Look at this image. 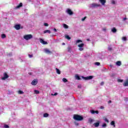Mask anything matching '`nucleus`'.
<instances>
[{
	"label": "nucleus",
	"instance_id": "nucleus-41",
	"mask_svg": "<svg viewBox=\"0 0 128 128\" xmlns=\"http://www.w3.org/2000/svg\"><path fill=\"white\" fill-rule=\"evenodd\" d=\"M104 82H102L100 83V86H104Z\"/></svg>",
	"mask_w": 128,
	"mask_h": 128
},
{
	"label": "nucleus",
	"instance_id": "nucleus-46",
	"mask_svg": "<svg viewBox=\"0 0 128 128\" xmlns=\"http://www.w3.org/2000/svg\"><path fill=\"white\" fill-rule=\"evenodd\" d=\"M108 50H112V48H108Z\"/></svg>",
	"mask_w": 128,
	"mask_h": 128
},
{
	"label": "nucleus",
	"instance_id": "nucleus-7",
	"mask_svg": "<svg viewBox=\"0 0 128 128\" xmlns=\"http://www.w3.org/2000/svg\"><path fill=\"white\" fill-rule=\"evenodd\" d=\"M100 6V4H96V3H93L92 4V8H98Z\"/></svg>",
	"mask_w": 128,
	"mask_h": 128
},
{
	"label": "nucleus",
	"instance_id": "nucleus-16",
	"mask_svg": "<svg viewBox=\"0 0 128 128\" xmlns=\"http://www.w3.org/2000/svg\"><path fill=\"white\" fill-rule=\"evenodd\" d=\"M22 3L20 2L16 6V8H22Z\"/></svg>",
	"mask_w": 128,
	"mask_h": 128
},
{
	"label": "nucleus",
	"instance_id": "nucleus-14",
	"mask_svg": "<svg viewBox=\"0 0 128 128\" xmlns=\"http://www.w3.org/2000/svg\"><path fill=\"white\" fill-rule=\"evenodd\" d=\"M116 66H122V62L117 61L116 62Z\"/></svg>",
	"mask_w": 128,
	"mask_h": 128
},
{
	"label": "nucleus",
	"instance_id": "nucleus-29",
	"mask_svg": "<svg viewBox=\"0 0 128 128\" xmlns=\"http://www.w3.org/2000/svg\"><path fill=\"white\" fill-rule=\"evenodd\" d=\"M71 50H72V48L70 46L68 47V52H70Z\"/></svg>",
	"mask_w": 128,
	"mask_h": 128
},
{
	"label": "nucleus",
	"instance_id": "nucleus-30",
	"mask_svg": "<svg viewBox=\"0 0 128 128\" xmlns=\"http://www.w3.org/2000/svg\"><path fill=\"white\" fill-rule=\"evenodd\" d=\"M18 93L20 94H24V92L20 90L18 91Z\"/></svg>",
	"mask_w": 128,
	"mask_h": 128
},
{
	"label": "nucleus",
	"instance_id": "nucleus-42",
	"mask_svg": "<svg viewBox=\"0 0 128 128\" xmlns=\"http://www.w3.org/2000/svg\"><path fill=\"white\" fill-rule=\"evenodd\" d=\"M100 108L101 110H104V106H101L100 107Z\"/></svg>",
	"mask_w": 128,
	"mask_h": 128
},
{
	"label": "nucleus",
	"instance_id": "nucleus-10",
	"mask_svg": "<svg viewBox=\"0 0 128 128\" xmlns=\"http://www.w3.org/2000/svg\"><path fill=\"white\" fill-rule=\"evenodd\" d=\"M67 13L70 14V16H72V14H74V12L70 9H68L67 10Z\"/></svg>",
	"mask_w": 128,
	"mask_h": 128
},
{
	"label": "nucleus",
	"instance_id": "nucleus-32",
	"mask_svg": "<svg viewBox=\"0 0 128 128\" xmlns=\"http://www.w3.org/2000/svg\"><path fill=\"white\" fill-rule=\"evenodd\" d=\"M62 80L64 82H68V80H66V78H63Z\"/></svg>",
	"mask_w": 128,
	"mask_h": 128
},
{
	"label": "nucleus",
	"instance_id": "nucleus-17",
	"mask_svg": "<svg viewBox=\"0 0 128 128\" xmlns=\"http://www.w3.org/2000/svg\"><path fill=\"white\" fill-rule=\"evenodd\" d=\"M123 86H128V80H126L124 82V84H123Z\"/></svg>",
	"mask_w": 128,
	"mask_h": 128
},
{
	"label": "nucleus",
	"instance_id": "nucleus-35",
	"mask_svg": "<svg viewBox=\"0 0 128 128\" xmlns=\"http://www.w3.org/2000/svg\"><path fill=\"white\" fill-rule=\"evenodd\" d=\"M124 82V80H120V79L118 80V82Z\"/></svg>",
	"mask_w": 128,
	"mask_h": 128
},
{
	"label": "nucleus",
	"instance_id": "nucleus-52",
	"mask_svg": "<svg viewBox=\"0 0 128 128\" xmlns=\"http://www.w3.org/2000/svg\"><path fill=\"white\" fill-rule=\"evenodd\" d=\"M54 32H56V29L55 28H54Z\"/></svg>",
	"mask_w": 128,
	"mask_h": 128
},
{
	"label": "nucleus",
	"instance_id": "nucleus-5",
	"mask_svg": "<svg viewBox=\"0 0 128 128\" xmlns=\"http://www.w3.org/2000/svg\"><path fill=\"white\" fill-rule=\"evenodd\" d=\"M93 78H94V76H86V77L82 76V78H84V80H92Z\"/></svg>",
	"mask_w": 128,
	"mask_h": 128
},
{
	"label": "nucleus",
	"instance_id": "nucleus-43",
	"mask_svg": "<svg viewBox=\"0 0 128 128\" xmlns=\"http://www.w3.org/2000/svg\"><path fill=\"white\" fill-rule=\"evenodd\" d=\"M29 58H32V54H28Z\"/></svg>",
	"mask_w": 128,
	"mask_h": 128
},
{
	"label": "nucleus",
	"instance_id": "nucleus-53",
	"mask_svg": "<svg viewBox=\"0 0 128 128\" xmlns=\"http://www.w3.org/2000/svg\"><path fill=\"white\" fill-rule=\"evenodd\" d=\"M112 4H114V1H113V2H112Z\"/></svg>",
	"mask_w": 128,
	"mask_h": 128
},
{
	"label": "nucleus",
	"instance_id": "nucleus-37",
	"mask_svg": "<svg viewBox=\"0 0 128 128\" xmlns=\"http://www.w3.org/2000/svg\"><path fill=\"white\" fill-rule=\"evenodd\" d=\"M4 128H10V126H8V125L6 124L4 126Z\"/></svg>",
	"mask_w": 128,
	"mask_h": 128
},
{
	"label": "nucleus",
	"instance_id": "nucleus-25",
	"mask_svg": "<svg viewBox=\"0 0 128 128\" xmlns=\"http://www.w3.org/2000/svg\"><path fill=\"white\" fill-rule=\"evenodd\" d=\"M63 28H68V26L66 24H63Z\"/></svg>",
	"mask_w": 128,
	"mask_h": 128
},
{
	"label": "nucleus",
	"instance_id": "nucleus-3",
	"mask_svg": "<svg viewBox=\"0 0 128 128\" xmlns=\"http://www.w3.org/2000/svg\"><path fill=\"white\" fill-rule=\"evenodd\" d=\"M78 46L79 48V50H80V52H82V50H84V43H82L78 44Z\"/></svg>",
	"mask_w": 128,
	"mask_h": 128
},
{
	"label": "nucleus",
	"instance_id": "nucleus-4",
	"mask_svg": "<svg viewBox=\"0 0 128 128\" xmlns=\"http://www.w3.org/2000/svg\"><path fill=\"white\" fill-rule=\"evenodd\" d=\"M8 73H6V72H5L4 74V77H2V80H6V78H8Z\"/></svg>",
	"mask_w": 128,
	"mask_h": 128
},
{
	"label": "nucleus",
	"instance_id": "nucleus-50",
	"mask_svg": "<svg viewBox=\"0 0 128 128\" xmlns=\"http://www.w3.org/2000/svg\"><path fill=\"white\" fill-rule=\"evenodd\" d=\"M76 126H78V123H75Z\"/></svg>",
	"mask_w": 128,
	"mask_h": 128
},
{
	"label": "nucleus",
	"instance_id": "nucleus-24",
	"mask_svg": "<svg viewBox=\"0 0 128 128\" xmlns=\"http://www.w3.org/2000/svg\"><path fill=\"white\" fill-rule=\"evenodd\" d=\"M94 120L92 119V118L88 119V122H90V124H92Z\"/></svg>",
	"mask_w": 128,
	"mask_h": 128
},
{
	"label": "nucleus",
	"instance_id": "nucleus-19",
	"mask_svg": "<svg viewBox=\"0 0 128 128\" xmlns=\"http://www.w3.org/2000/svg\"><path fill=\"white\" fill-rule=\"evenodd\" d=\"M75 78H76V80H80V77L78 75H76Z\"/></svg>",
	"mask_w": 128,
	"mask_h": 128
},
{
	"label": "nucleus",
	"instance_id": "nucleus-48",
	"mask_svg": "<svg viewBox=\"0 0 128 128\" xmlns=\"http://www.w3.org/2000/svg\"><path fill=\"white\" fill-rule=\"evenodd\" d=\"M28 74H30V76H32V72H29Z\"/></svg>",
	"mask_w": 128,
	"mask_h": 128
},
{
	"label": "nucleus",
	"instance_id": "nucleus-54",
	"mask_svg": "<svg viewBox=\"0 0 128 128\" xmlns=\"http://www.w3.org/2000/svg\"><path fill=\"white\" fill-rule=\"evenodd\" d=\"M62 44H64V43H63Z\"/></svg>",
	"mask_w": 128,
	"mask_h": 128
},
{
	"label": "nucleus",
	"instance_id": "nucleus-2",
	"mask_svg": "<svg viewBox=\"0 0 128 128\" xmlns=\"http://www.w3.org/2000/svg\"><path fill=\"white\" fill-rule=\"evenodd\" d=\"M32 38V35L29 34L27 35H25L24 36V38L26 40H30Z\"/></svg>",
	"mask_w": 128,
	"mask_h": 128
},
{
	"label": "nucleus",
	"instance_id": "nucleus-28",
	"mask_svg": "<svg viewBox=\"0 0 128 128\" xmlns=\"http://www.w3.org/2000/svg\"><path fill=\"white\" fill-rule=\"evenodd\" d=\"M79 42H82V40H78L76 41V44H78Z\"/></svg>",
	"mask_w": 128,
	"mask_h": 128
},
{
	"label": "nucleus",
	"instance_id": "nucleus-13",
	"mask_svg": "<svg viewBox=\"0 0 128 128\" xmlns=\"http://www.w3.org/2000/svg\"><path fill=\"white\" fill-rule=\"evenodd\" d=\"M99 2H100L102 6H104L106 2V0H99Z\"/></svg>",
	"mask_w": 128,
	"mask_h": 128
},
{
	"label": "nucleus",
	"instance_id": "nucleus-34",
	"mask_svg": "<svg viewBox=\"0 0 128 128\" xmlns=\"http://www.w3.org/2000/svg\"><path fill=\"white\" fill-rule=\"evenodd\" d=\"M96 66H100V62H95Z\"/></svg>",
	"mask_w": 128,
	"mask_h": 128
},
{
	"label": "nucleus",
	"instance_id": "nucleus-31",
	"mask_svg": "<svg viewBox=\"0 0 128 128\" xmlns=\"http://www.w3.org/2000/svg\"><path fill=\"white\" fill-rule=\"evenodd\" d=\"M122 40H124V42H126V36H123L122 38Z\"/></svg>",
	"mask_w": 128,
	"mask_h": 128
},
{
	"label": "nucleus",
	"instance_id": "nucleus-49",
	"mask_svg": "<svg viewBox=\"0 0 128 128\" xmlns=\"http://www.w3.org/2000/svg\"><path fill=\"white\" fill-rule=\"evenodd\" d=\"M54 96H58V93H57V92H56V93L54 94Z\"/></svg>",
	"mask_w": 128,
	"mask_h": 128
},
{
	"label": "nucleus",
	"instance_id": "nucleus-33",
	"mask_svg": "<svg viewBox=\"0 0 128 128\" xmlns=\"http://www.w3.org/2000/svg\"><path fill=\"white\" fill-rule=\"evenodd\" d=\"M35 94H40V91L38 90H34Z\"/></svg>",
	"mask_w": 128,
	"mask_h": 128
},
{
	"label": "nucleus",
	"instance_id": "nucleus-38",
	"mask_svg": "<svg viewBox=\"0 0 128 128\" xmlns=\"http://www.w3.org/2000/svg\"><path fill=\"white\" fill-rule=\"evenodd\" d=\"M104 120L106 122H108V118H104Z\"/></svg>",
	"mask_w": 128,
	"mask_h": 128
},
{
	"label": "nucleus",
	"instance_id": "nucleus-21",
	"mask_svg": "<svg viewBox=\"0 0 128 128\" xmlns=\"http://www.w3.org/2000/svg\"><path fill=\"white\" fill-rule=\"evenodd\" d=\"M46 32H48V34H50V30H45L44 31V34H46Z\"/></svg>",
	"mask_w": 128,
	"mask_h": 128
},
{
	"label": "nucleus",
	"instance_id": "nucleus-47",
	"mask_svg": "<svg viewBox=\"0 0 128 128\" xmlns=\"http://www.w3.org/2000/svg\"><path fill=\"white\" fill-rule=\"evenodd\" d=\"M112 102V100H110L108 102V104H111Z\"/></svg>",
	"mask_w": 128,
	"mask_h": 128
},
{
	"label": "nucleus",
	"instance_id": "nucleus-11",
	"mask_svg": "<svg viewBox=\"0 0 128 128\" xmlns=\"http://www.w3.org/2000/svg\"><path fill=\"white\" fill-rule=\"evenodd\" d=\"M90 112L92 114H98V110H90Z\"/></svg>",
	"mask_w": 128,
	"mask_h": 128
},
{
	"label": "nucleus",
	"instance_id": "nucleus-51",
	"mask_svg": "<svg viewBox=\"0 0 128 128\" xmlns=\"http://www.w3.org/2000/svg\"><path fill=\"white\" fill-rule=\"evenodd\" d=\"M86 40H87L88 42H90V38H88V39Z\"/></svg>",
	"mask_w": 128,
	"mask_h": 128
},
{
	"label": "nucleus",
	"instance_id": "nucleus-1",
	"mask_svg": "<svg viewBox=\"0 0 128 128\" xmlns=\"http://www.w3.org/2000/svg\"><path fill=\"white\" fill-rule=\"evenodd\" d=\"M74 118L76 120H78V122H80L84 120V117L78 114H74Z\"/></svg>",
	"mask_w": 128,
	"mask_h": 128
},
{
	"label": "nucleus",
	"instance_id": "nucleus-27",
	"mask_svg": "<svg viewBox=\"0 0 128 128\" xmlns=\"http://www.w3.org/2000/svg\"><path fill=\"white\" fill-rule=\"evenodd\" d=\"M65 38H66V40H70V36H68V35H66L65 36Z\"/></svg>",
	"mask_w": 128,
	"mask_h": 128
},
{
	"label": "nucleus",
	"instance_id": "nucleus-23",
	"mask_svg": "<svg viewBox=\"0 0 128 128\" xmlns=\"http://www.w3.org/2000/svg\"><path fill=\"white\" fill-rule=\"evenodd\" d=\"M1 37L2 38H6V34H2Z\"/></svg>",
	"mask_w": 128,
	"mask_h": 128
},
{
	"label": "nucleus",
	"instance_id": "nucleus-55",
	"mask_svg": "<svg viewBox=\"0 0 128 128\" xmlns=\"http://www.w3.org/2000/svg\"><path fill=\"white\" fill-rule=\"evenodd\" d=\"M104 30H106V29H104Z\"/></svg>",
	"mask_w": 128,
	"mask_h": 128
},
{
	"label": "nucleus",
	"instance_id": "nucleus-6",
	"mask_svg": "<svg viewBox=\"0 0 128 128\" xmlns=\"http://www.w3.org/2000/svg\"><path fill=\"white\" fill-rule=\"evenodd\" d=\"M44 52H46V54H52V51L46 48L44 49Z\"/></svg>",
	"mask_w": 128,
	"mask_h": 128
},
{
	"label": "nucleus",
	"instance_id": "nucleus-36",
	"mask_svg": "<svg viewBox=\"0 0 128 128\" xmlns=\"http://www.w3.org/2000/svg\"><path fill=\"white\" fill-rule=\"evenodd\" d=\"M102 128H106V124L104 123L102 125Z\"/></svg>",
	"mask_w": 128,
	"mask_h": 128
},
{
	"label": "nucleus",
	"instance_id": "nucleus-12",
	"mask_svg": "<svg viewBox=\"0 0 128 128\" xmlns=\"http://www.w3.org/2000/svg\"><path fill=\"white\" fill-rule=\"evenodd\" d=\"M40 42L41 44H48V42L44 41L43 39H40Z\"/></svg>",
	"mask_w": 128,
	"mask_h": 128
},
{
	"label": "nucleus",
	"instance_id": "nucleus-44",
	"mask_svg": "<svg viewBox=\"0 0 128 128\" xmlns=\"http://www.w3.org/2000/svg\"><path fill=\"white\" fill-rule=\"evenodd\" d=\"M78 88H82V86L81 85L78 86Z\"/></svg>",
	"mask_w": 128,
	"mask_h": 128
},
{
	"label": "nucleus",
	"instance_id": "nucleus-22",
	"mask_svg": "<svg viewBox=\"0 0 128 128\" xmlns=\"http://www.w3.org/2000/svg\"><path fill=\"white\" fill-rule=\"evenodd\" d=\"M56 70L58 74H60V70H58V68H56Z\"/></svg>",
	"mask_w": 128,
	"mask_h": 128
},
{
	"label": "nucleus",
	"instance_id": "nucleus-26",
	"mask_svg": "<svg viewBox=\"0 0 128 128\" xmlns=\"http://www.w3.org/2000/svg\"><path fill=\"white\" fill-rule=\"evenodd\" d=\"M48 116H49L48 114L45 113V114H44L43 116H44V118H48Z\"/></svg>",
	"mask_w": 128,
	"mask_h": 128
},
{
	"label": "nucleus",
	"instance_id": "nucleus-15",
	"mask_svg": "<svg viewBox=\"0 0 128 128\" xmlns=\"http://www.w3.org/2000/svg\"><path fill=\"white\" fill-rule=\"evenodd\" d=\"M94 126L95 128H98L100 126V122H97L94 123Z\"/></svg>",
	"mask_w": 128,
	"mask_h": 128
},
{
	"label": "nucleus",
	"instance_id": "nucleus-39",
	"mask_svg": "<svg viewBox=\"0 0 128 128\" xmlns=\"http://www.w3.org/2000/svg\"><path fill=\"white\" fill-rule=\"evenodd\" d=\"M86 18V16H84L82 19V22H84Z\"/></svg>",
	"mask_w": 128,
	"mask_h": 128
},
{
	"label": "nucleus",
	"instance_id": "nucleus-20",
	"mask_svg": "<svg viewBox=\"0 0 128 128\" xmlns=\"http://www.w3.org/2000/svg\"><path fill=\"white\" fill-rule=\"evenodd\" d=\"M112 32H114V33L116 32V28H113L112 29Z\"/></svg>",
	"mask_w": 128,
	"mask_h": 128
},
{
	"label": "nucleus",
	"instance_id": "nucleus-40",
	"mask_svg": "<svg viewBox=\"0 0 128 128\" xmlns=\"http://www.w3.org/2000/svg\"><path fill=\"white\" fill-rule=\"evenodd\" d=\"M44 26H48V23H44Z\"/></svg>",
	"mask_w": 128,
	"mask_h": 128
},
{
	"label": "nucleus",
	"instance_id": "nucleus-9",
	"mask_svg": "<svg viewBox=\"0 0 128 128\" xmlns=\"http://www.w3.org/2000/svg\"><path fill=\"white\" fill-rule=\"evenodd\" d=\"M14 28L16 30H18L20 29V24H18L14 26Z\"/></svg>",
	"mask_w": 128,
	"mask_h": 128
},
{
	"label": "nucleus",
	"instance_id": "nucleus-18",
	"mask_svg": "<svg viewBox=\"0 0 128 128\" xmlns=\"http://www.w3.org/2000/svg\"><path fill=\"white\" fill-rule=\"evenodd\" d=\"M110 124H111V126H113L114 128H116V124H115L114 121V120L110 122Z\"/></svg>",
	"mask_w": 128,
	"mask_h": 128
},
{
	"label": "nucleus",
	"instance_id": "nucleus-8",
	"mask_svg": "<svg viewBox=\"0 0 128 128\" xmlns=\"http://www.w3.org/2000/svg\"><path fill=\"white\" fill-rule=\"evenodd\" d=\"M37 84L38 80H34L31 82V84H32V86H36Z\"/></svg>",
	"mask_w": 128,
	"mask_h": 128
},
{
	"label": "nucleus",
	"instance_id": "nucleus-45",
	"mask_svg": "<svg viewBox=\"0 0 128 128\" xmlns=\"http://www.w3.org/2000/svg\"><path fill=\"white\" fill-rule=\"evenodd\" d=\"M128 20V18H123V20Z\"/></svg>",
	"mask_w": 128,
	"mask_h": 128
}]
</instances>
